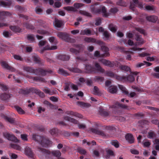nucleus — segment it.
I'll return each mask as SVG.
<instances>
[{"label": "nucleus", "instance_id": "obj_1", "mask_svg": "<svg viewBox=\"0 0 159 159\" xmlns=\"http://www.w3.org/2000/svg\"><path fill=\"white\" fill-rule=\"evenodd\" d=\"M32 139L37 141L42 146L47 147L50 144V142L46 137L42 136L36 134L32 135Z\"/></svg>", "mask_w": 159, "mask_h": 159}, {"label": "nucleus", "instance_id": "obj_2", "mask_svg": "<svg viewBox=\"0 0 159 159\" xmlns=\"http://www.w3.org/2000/svg\"><path fill=\"white\" fill-rule=\"evenodd\" d=\"M23 70L27 72L36 74H41L42 75H45L48 73H52V71L50 70H45L41 68L34 69L32 67L24 66L23 68Z\"/></svg>", "mask_w": 159, "mask_h": 159}, {"label": "nucleus", "instance_id": "obj_3", "mask_svg": "<svg viewBox=\"0 0 159 159\" xmlns=\"http://www.w3.org/2000/svg\"><path fill=\"white\" fill-rule=\"evenodd\" d=\"M99 61L101 62L102 63L106 66L112 67L114 66H118V63L117 62H111L110 61L106 60L104 59H99Z\"/></svg>", "mask_w": 159, "mask_h": 159}, {"label": "nucleus", "instance_id": "obj_4", "mask_svg": "<svg viewBox=\"0 0 159 159\" xmlns=\"http://www.w3.org/2000/svg\"><path fill=\"white\" fill-rule=\"evenodd\" d=\"M38 150L39 152V157L40 158H43V156H44L46 158H47L48 155L50 154V152L46 149L39 148Z\"/></svg>", "mask_w": 159, "mask_h": 159}, {"label": "nucleus", "instance_id": "obj_5", "mask_svg": "<svg viewBox=\"0 0 159 159\" xmlns=\"http://www.w3.org/2000/svg\"><path fill=\"white\" fill-rule=\"evenodd\" d=\"M99 3L97 2L90 7L91 11L94 13H97L101 11V6H98Z\"/></svg>", "mask_w": 159, "mask_h": 159}, {"label": "nucleus", "instance_id": "obj_6", "mask_svg": "<svg viewBox=\"0 0 159 159\" xmlns=\"http://www.w3.org/2000/svg\"><path fill=\"white\" fill-rule=\"evenodd\" d=\"M3 135L4 137L8 140L16 142H18V140L12 134H10L7 132H5L3 133Z\"/></svg>", "mask_w": 159, "mask_h": 159}, {"label": "nucleus", "instance_id": "obj_7", "mask_svg": "<svg viewBox=\"0 0 159 159\" xmlns=\"http://www.w3.org/2000/svg\"><path fill=\"white\" fill-rule=\"evenodd\" d=\"M93 72H98L100 73H103L104 72V70L102 68L100 64L98 62H95L94 63V67H93Z\"/></svg>", "mask_w": 159, "mask_h": 159}, {"label": "nucleus", "instance_id": "obj_8", "mask_svg": "<svg viewBox=\"0 0 159 159\" xmlns=\"http://www.w3.org/2000/svg\"><path fill=\"white\" fill-rule=\"evenodd\" d=\"M57 36L60 39L64 40L66 42L70 41V38L69 36L66 33L59 32L57 34Z\"/></svg>", "mask_w": 159, "mask_h": 159}, {"label": "nucleus", "instance_id": "obj_9", "mask_svg": "<svg viewBox=\"0 0 159 159\" xmlns=\"http://www.w3.org/2000/svg\"><path fill=\"white\" fill-rule=\"evenodd\" d=\"M119 87L123 93L126 95H127L129 97L132 98L135 96L136 95V93L134 92H131L129 94L126 88L122 85H119Z\"/></svg>", "mask_w": 159, "mask_h": 159}, {"label": "nucleus", "instance_id": "obj_10", "mask_svg": "<svg viewBox=\"0 0 159 159\" xmlns=\"http://www.w3.org/2000/svg\"><path fill=\"white\" fill-rule=\"evenodd\" d=\"M2 66L4 68L9 70L11 72L16 71V72H17V71L13 67H11L8 65L7 63L4 61H2L1 63Z\"/></svg>", "mask_w": 159, "mask_h": 159}, {"label": "nucleus", "instance_id": "obj_11", "mask_svg": "<svg viewBox=\"0 0 159 159\" xmlns=\"http://www.w3.org/2000/svg\"><path fill=\"white\" fill-rule=\"evenodd\" d=\"M24 153L27 156L30 157H32L34 155L31 148L28 147H26L25 148Z\"/></svg>", "mask_w": 159, "mask_h": 159}, {"label": "nucleus", "instance_id": "obj_12", "mask_svg": "<svg viewBox=\"0 0 159 159\" xmlns=\"http://www.w3.org/2000/svg\"><path fill=\"white\" fill-rule=\"evenodd\" d=\"M120 79L125 81L132 82L134 80L135 78L133 75H129L127 76H122L121 77Z\"/></svg>", "mask_w": 159, "mask_h": 159}, {"label": "nucleus", "instance_id": "obj_13", "mask_svg": "<svg viewBox=\"0 0 159 159\" xmlns=\"http://www.w3.org/2000/svg\"><path fill=\"white\" fill-rule=\"evenodd\" d=\"M101 49L104 52L103 54L101 55V57H106L109 56V54L108 52V51H109L108 48L106 47L104 44L101 46Z\"/></svg>", "mask_w": 159, "mask_h": 159}, {"label": "nucleus", "instance_id": "obj_14", "mask_svg": "<svg viewBox=\"0 0 159 159\" xmlns=\"http://www.w3.org/2000/svg\"><path fill=\"white\" fill-rule=\"evenodd\" d=\"M136 40L138 42L135 43V45H140L143 44L144 43V41L141 38L140 35H138L137 34H136Z\"/></svg>", "mask_w": 159, "mask_h": 159}, {"label": "nucleus", "instance_id": "obj_15", "mask_svg": "<svg viewBox=\"0 0 159 159\" xmlns=\"http://www.w3.org/2000/svg\"><path fill=\"white\" fill-rule=\"evenodd\" d=\"M105 75L111 77L116 78L118 79H120L119 77L113 73L111 71H107L105 73Z\"/></svg>", "mask_w": 159, "mask_h": 159}, {"label": "nucleus", "instance_id": "obj_16", "mask_svg": "<svg viewBox=\"0 0 159 159\" xmlns=\"http://www.w3.org/2000/svg\"><path fill=\"white\" fill-rule=\"evenodd\" d=\"M32 57L33 58L34 61L36 63H39L40 64H42L44 63V61L40 59L39 57L36 55H34Z\"/></svg>", "mask_w": 159, "mask_h": 159}, {"label": "nucleus", "instance_id": "obj_17", "mask_svg": "<svg viewBox=\"0 0 159 159\" xmlns=\"http://www.w3.org/2000/svg\"><path fill=\"white\" fill-rule=\"evenodd\" d=\"M90 130L93 133L103 137H106V135L104 134L103 132L102 131H100L96 129L93 128H91L90 129Z\"/></svg>", "mask_w": 159, "mask_h": 159}, {"label": "nucleus", "instance_id": "obj_18", "mask_svg": "<svg viewBox=\"0 0 159 159\" xmlns=\"http://www.w3.org/2000/svg\"><path fill=\"white\" fill-rule=\"evenodd\" d=\"M99 112L102 116H103L107 117L110 116L109 113L102 108H99Z\"/></svg>", "mask_w": 159, "mask_h": 159}, {"label": "nucleus", "instance_id": "obj_19", "mask_svg": "<svg viewBox=\"0 0 159 159\" xmlns=\"http://www.w3.org/2000/svg\"><path fill=\"white\" fill-rule=\"evenodd\" d=\"M67 115H70L74 116H75L80 118H82L83 116L80 114L76 112H74L73 111H67L66 112Z\"/></svg>", "mask_w": 159, "mask_h": 159}, {"label": "nucleus", "instance_id": "obj_20", "mask_svg": "<svg viewBox=\"0 0 159 159\" xmlns=\"http://www.w3.org/2000/svg\"><path fill=\"white\" fill-rule=\"evenodd\" d=\"M125 138L130 143H132L134 142V139L132 135L130 134H127Z\"/></svg>", "mask_w": 159, "mask_h": 159}, {"label": "nucleus", "instance_id": "obj_21", "mask_svg": "<svg viewBox=\"0 0 159 159\" xmlns=\"http://www.w3.org/2000/svg\"><path fill=\"white\" fill-rule=\"evenodd\" d=\"M76 104L78 106L83 108L89 107L90 106V105L89 103L80 101L77 102Z\"/></svg>", "mask_w": 159, "mask_h": 159}, {"label": "nucleus", "instance_id": "obj_22", "mask_svg": "<svg viewBox=\"0 0 159 159\" xmlns=\"http://www.w3.org/2000/svg\"><path fill=\"white\" fill-rule=\"evenodd\" d=\"M64 119L66 120L71 122L74 124H78V121L77 120L69 116H65L64 117Z\"/></svg>", "mask_w": 159, "mask_h": 159}, {"label": "nucleus", "instance_id": "obj_23", "mask_svg": "<svg viewBox=\"0 0 159 159\" xmlns=\"http://www.w3.org/2000/svg\"><path fill=\"white\" fill-rule=\"evenodd\" d=\"M91 30L88 29H86L84 30H81L80 32V34L83 35H91Z\"/></svg>", "mask_w": 159, "mask_h": 159}, {"label": "nucleus", "instance_id": "obj_24", "mask_svg": "<svg viewBox=\"0 0 159 159\" xmlns=\"http://www.w3.org/2000/svg\"><path fill=\"white\" fill-rule=\"evenodd\" d=\"M108 90L110 93H115L117 91V88L115 86H111L109 87Z\"/></svg>", "mask_w": 159, "mask_h": 159}, {"label": "nucleus", "instance_id": "obj_25", "mask_svg": "<svg viewBox=\"0 0 159 159\" xmlns=\"http://www.w3.org/2000/svg\"><path fill=\"white\" fill-rule=\"evenodd\" d=\"M147 20L149 21L155 22L157 20L158 18L157 16H151L146 17Z\"/></svg>", "mask_w": 159, "mask_h": 159}, {"label": "nucleus", "instance_id": "obj_26", "mask_svg": "<svg viewBox=\"0 0 159 159\" xmlns=\"http://www.w3.org/2000/svg\"><path fill=\"white\" fill-rule=\"evenodd\" d=\"M53 24L55 27L60 28L62 25V23L61 20H60L57 19H55V21Z\"/></svg>", "mask_w": 159, "mask_h": 159}, {"label": "nucleus", "instance_id": "obj_27", "mask_svg": "<svg viewBox=\"0 0 159 159\" xmlns=\"http://www.w3.org/2000/svg\"><path fill=\"white\" fill-rule=\"evenodd\" d=\"M12 14L10 12L2 11L0 12V17L5 16H10Z\"/></svg>", "mask_w": 159, "mask_h": 159}, {"label": "nucleus", "instance_id": "obj_28", "mask_svg": "<svg viewBox=\"0 0 159 159\" xmlns=\"http://www.w3.org/2000/svg\"><path fill=\"white\" fill-rule=\"evenodd\" d=\"M0 97L2 100H5L9 98L11 96L9 94L4 93L1 94Z\"/></svg>", "mask_w": 159, "mask_h": 159}, {"label": "nucleus", "instance_id": "obj_29", "mask_svg": "<svg viewBox=\"0 0 159 159\" xmlns=\"http://www.w3.org/2000/svg\"><path fill=\"white\" fill-rule=\"evenodd\" d=\"M133 2L134 3L131 2L130 5V8L133 11L135 10V6H136V5L137 4H138L139 2H138V0H133Z\"/></svg>", "mask_w": 159, "mask_h": 159}, {"label": "nucleus", "instance_id": "obj_30", "mask_svg": "<svg viewBox=\"0 0 159 159\" xmlns=\"http://www.w3.org/2000/svg\"><path fill=\"white\" fill-rule=\"evenodd\" d=\"M10 28L11 30L15 32H19L21 30L19 27L15 26H10Z\"/></svg>", "mask_w": 159, "mask_h": 159}, {"label": "nucleus", "instance_id": "obj_31", "mask_svg": "<svg viewBox=\"0 0 159 159\" xmlns=\"http://www.w3.org/2000/svg\"><path fill=\"white\" fill-rule=\"evenodd\" d=\"M146 65L148 66H149L152 65V63L150 62H146L145 61H143V63H138L136 65V67H140L142 66Z\"/></svg>", "mask_w": 159, "mask_h": 159}, {"label": "nucleus", "instance_id": "obj_32", "mask_svg": "<svg viewBox=\"0 0 159 159\" xmlns=\"http://www.w3.org/2000/svg\"><path fill=\"white\" fill-rule=\"evenodd\" d=\"M114 156V153L110 149H109L107 151V155L106 158L107 159H109L111 156Z\"/></svg>", "mask_w": 159, "mask_h": 159}, {"label": "nucleus", "instance_id": "obj_33", "mask_svg": "<svg viewBox=\"0 0 159 159\" xmlns=\"http://www.w3.org/2000/svg\"><path fill=\"white\" fill-rule=\"evenodd\" d=\"M84 40L88 43H93L96 42V39L91 37H86L84 39Z\"/></svg>", "mask_w": 159, "mask_h": 159}, {"label": "nucleus", "instance_id": "obj_34", "mask_svg": "<svg viewBox=\"0 0 159 159\" xmlns=\"http://www.w3.org/2000/svg\"><path fill=\"white\" fill-rule=\"evenodd\" d=\"M93 93L95 95H101L102 94V93L100 91L98 87L97 86L94 87Z\"/></svg>", "mask_w": 159, "mask_h": 159}, {"label": "nucleus", "instance_id": "obj_35", "mask_svg": "<svg viewBox=\"0 0 159 159\" xmlns=\"http://www.w3.org/2000/svg\"><path fill=\"white\" fill-rule=\"evenodd\" d=\"M154 144L155 145V149L159 151V139H156L153 141Z\"/></svg>", "mask_w": 159, "mask_h": 159}, {"label": "nucleus", "instance_id": "obj_36", "mask_svg": "<svg viewBox=\"0 0 159 159\" xmlns=\"http://www.w3.org/2000/svg\"><path fill=\"white\" fill-rule=\"evenodd\" d=\"M58 72L59 74L65 76H67L69 75V73L63 69H59L58 71Z\"/></svg>", "mask_w": 159, "mask_h": 159}, {"label": "nucleus", "instance_id": "obj_37", "mask_svg": "<svg viewBox=\"0 0 159 159\" xmlns=\"http://www.w3.org/2000/svg\"><path fill=\"white\" fill-rule=\"evenodd\" d=\"M45 93L49 94L50 95H52L53 93L50 89L47 87H44L42 89Z\"/></svg>", "mask_w": 159, "mask_h": 159}, {"label": "nucleus", "instance_id": "obj_38", "mask_svg": "<svg viewBox=\"0 0 159 159\" xmlns=\"http://www.w3.org/2000/svg\"><path fill=\"white\" fill-rule=\"evenodd\" d=\"M59 58L63 61H67L69 59V56L65 55H60L59 56Z\"/></svg>", "mask_w": 159, "mask_h": 159}, {"label": "nucleus", "instance_id": "obj_39", "mask_svg": "<svg viewBox=\"0 0 159 159\" xmlns=\"http://www.w3.org/2000/svg\"><path fill=\"white\" fill-rule=\"evenodd\" d=\"M11 147L16 150H19L20 151H21V148L17 144H11Z\"/></svg>", "mask_w": 159, "mask_h": 159}, {"label": "nucleus", "instance_id": "obj_40", "mask_svg": "<svg viewBox=\"0 0 159 159\" xmlns=\"http://www.w3.org/2000/svg\"><path fill=\"white\" fill-rule=\"evenodd\" d=\"M35 93L39 95L41 97H43L44 96V93L41 91L39 90L35 89L34 91Z\"/></svg>", "mask_w": 159, "mask_h": 159}, {"label": "nucleus", "instance_id": "obj_41", "mask_svg": "<svg viewBox=\"0 0 159 159\" xmlns=\"http://www.w3.org/2000/svg\"><path fill=\"white\" fill-rule=\"evenodd\" d=\"M57 48L56 46H50L49 45H47L44 47V49L45 50H53L56 49Z\"/></svg>", "mask_w": 159, "mask_h": 159}, {"label": "nucleus", "instance_id": "obj_42", "mask_svg": "<svg viewBox=\"0 0 159 159\" xmlns=\"http://www.w3.org/2000/svg\"><path fill=\"white\" fill-rule=\"evenodd\" d=\"M109 28L110 30L113 32H116L117 29V27L112 24H110L109 25Z\"/></svg>", "mask_w": 159, "mask_h": 159}, {"label": "nucleus", "instance_id": "obj_43", "mask_svg": "<svg viewBox=\"0 0 159 159\" xmlns=\"http://www.w3.org/2000/svg\"><path fill=\"white\" fill-rule=\"evenodd\" d=\"M119 68L121 70H124L126 71H130V68L127 66L121 65L120 66Z\"/></svg>", "mask_w": 159, "mask_h": 159}, {"label": "nucleus", "instance_id": "obj_44", "mask_svg": "<svg viewBox=\"0 0 159 159\" xmlns=\"http://www.w3.org/2000/svg\"><path fill=\"white\" fill-rule=\"evenodd\" d=\"M52 153L54 156L59 157L61 155V153L58 150H55L52 152Z\"/></svg>", "mask_w": 159, "mask_h": 159}, {"label": "nucleus", "instance_id": "obj_45", "mask_svg": "<svg viewBox=\"0 0 159 159\" xmlns=\"http://www.w3.org/2000/svg\"><path fill=\"white\" fill-rule=\"evenodd\" d=\"M79 13L81 14L87 16L91 17V16L90 13L84 11L80 10L79 11Z\"/></svg>", "mask_w": 159, "mask_h": 159}, {"label": "nucleus", "instance_id": "obj_46", "mask_svg": "<svg viewBox=\"0 0 159 159\" xmlns=\"http://www.w3.org/2000/svg\"><path fill=\"white\" fill-rule=\"evenodd\" d=\"M33 79L34 80L39 82H46L44 79L40 77H33Z\"/></svg>", "mask_w": 159, "mask_h": 159}, {"label": "nucleus", "instance_id": "obj_47", "mask_svg": "<svg viewBox=\"0 0 159 159\" xmlns=\"http://www.w3.org/2000/svg\"><path fill=\"white\" fill-rule=\"evenodd\" d=\"M49 40L50 43H53L55 44H56L58 43V41L56 38L53 37L49 38Z\"/></svg>", "mask_w": 159, "mask_h": 159}, {"label": "nucleus", "instance_id": "obj_48", "mask_svg": "<svg viewBox=\"0 0 159 159\" xmlns=\"http://www.w3.org/2000/svg\"><path fill=\"white\" fill-rule=\"evenodd\" d=\"M135 30L136 31H138L140 34H143L144 35L146 34L145 31L142 28L140 27H136Z\"/></svg>", "mask_w": 159, "mask_h": 159}, {"label": "nucleus", "instance_id": "obj_49", "mask_svg": "<svg viewBox=\"0 0 159 159\" xmlns=\"http://www.w3.org/2000/svg\"><path fill=\"white\" fill-rule=\"evenodd\" d=\"M69 70L72 72L75 73H81V71L79 69L77 68H70L69 69Z\"/></svg>", "mask_w": 159, "mask_h": 159}, {"label": "nucleus", "instance_id": "obj_50", "mask_svg": "<svg viewBox=\"0 0 159 159\" xmlns=\"http://www.w3.org/2000/svg\"><path fill=\"white\" fill-rule=\"evenodd\" d=\"M27 38V39L30 42H33L35 39L34 36L33 34H29L28 35Z\"/></svg>", "mask_w": 159, "mask_h": 159}, {"label": "nucleus", "instance_id": "obj_51", "mask_svg": "<svg viewBox=\"0 0 159 159\" xmlns=\"http://www.w3.org/2000/svg\"><path fill=\"white\" fill-rule=\"evenodd\" d=\"M64 8L68 11H72L75 12L76 11V10L74 7H72L68 6L67 7H64Z\"/></svg>", "mask_w": 159, "mask_h": 159}, {"label": "nucleus", "instance_id": "obj_52", "mask_svg": "<svg viewBox=\"0 0 159 159\" xmlns=\"http://www.w3.org/2000/svg\"><path fill=\"white\" fill-rule=\"evenodd\" d=\"M85 69L87 70L88 72H93L94 70L93 67L89 65H87L85 66Z\"/></svg>", "mask_w": 159, "mask_h": 159}, {"label": "nucleus", "instance_id": "obj_53", "mask_svg": "<svg viewBox=\"0 0 159 159\" xmlns=\"http://www.w3.org/2000/svg\"><path fill=\"white\" fill-rule=\"evenodd\" d=\"M4 119L7 121H8L11 123H13L15 122V120L12 118L7 117V116H5L4 117Z\"/></svg>", "mask_w": 159, "mask_h": 159}, {"label": "nucleus", "instance_id": "obj_54", "mask_svg": "<svg viewBox=\"0 0 159 159\" xmlns=\"http://www.w3.org/2000/svg\"><path fill=\"white\" fill-rule=\"evenodd\" d=\"M24 26L27 29L33 30L34 29V27L32 25H30L28 23H26L24 25Z\"/></svg>", "mask_w": 159, "mask_h": 159}, {"label": "nucleus", "instance_id": "obj_55", "mask_svg": "<svg viewBox=\"0 0 159 159\" xmlns=\"http://www.w3.org/2000/svg\"><path fill=\"white\" fill-rule=\"evenodd\" d=\"M103 35L104 36V39L105 40L109 39L110 37V34L107 31H104L103 32Z\"/></svg>", "mask_w": 159, "mask_h": 159}, {"label": "nucleus", "instance_id": "obj_56", "mask_svg": "<svg viewBox=\"0 0 159 159\" xmlns=\"http://www.w3.org/2000/svg\"><path fill=\"white\" fill-rule=\"evenodd\" d=\"M15 108L17 112L20 114L24 113V111L20 107L18 106L15 107Z\"/></svg>", "mask_w": 159, "mask_h": 159}, {"label": "nucleus", "instance_id": "obj_57", "mask_svg": "<svg viewBox=\"0 0 159 159\" xmlns=\"http://www.w3.org/2000/svg\"><path fill=\"white\" fill-rule=\"evenodd\" d=\"M15 8L20 12H23L25 11V8L19 5L16 6Z\"/></svg>", "mask_w": 159, "mask_h": 159}, {"label": "nucleus", "instance_id": "obj_58", "mask_svg": "<svg viewBox=\"0 0 159 159\" xmlns=\"http://www.w3.org/2000/svg\"><path fill=\"white\" fill-rule=\"evenodd\" d=\"M84 5L81 3H75L74 5V7L76 9H79L80 8L83 7Z\"/></svg>", "mask_w": 159, "mask_h": 159}, {"label": "nucleus", "instance_id": "obj_59", "mask_svg": "<svg viewBox=\"0 0 159 159\" xmlns=\"http://www.w3.org/2000/svg\"><path fill=\"white\" fill-rule=\"evenodd\" d=\"M76 60L77 62H81L85 61L87 60V59L82 57H79L76 58Z\"/></svg>", "mask_w": 159, "mask_h": 159}, {"label": "nucleus", "instance_id": "obj_60", "mask_svg": "<svg viewBox=\"0 0 159 159\" xmlns=\"http://www.w3.org/2000/svg\"><path fill=\"white\" fill-rule=\"evenodd\" d=\"M101 9H102V12L103 14L105 16H107L108 15L107 13V10L105 7L104 6L102 7L101 6Z\"/></svg>", "mask_w": 159, "mask_h": 159}, {"label": "nucleus", "instance_id": "obj_61", "mask_svg": "<svg viewBox=\"0 0 159 159\" xmlns=\"http://www.w3.org/2000/svg\"><path fill=\"white\" fill-rule=\"evenodd\" d=\"M112 145L114 146L115 147L117 148L119 147L118 142L116 140H114L111 142Z\"/></svg>", "mask_w": 159, "mask_h": 159}, {"label": "nucleus", "instance_id": "obj_62", "mask_svg": "<svg viewBox=\"0 0 159 159\" xmlns=\"http://www.w3.org/2000/svg\"><path fill=\"white\" fill-rule=\"evenodd\" d=\"M9 155L11 159H16L18 158L17 155L14 153H10Z\"/></svg>", "mask_w": 159, "mask_h": 159}, {"label": "nucleus", "instance_id": "obj_63", "mask_svg": "<svg viewBox=\"0 0 159 159\" xmlns=\"http://www.w3.org/2000/svg\"><path fill=\"white\" fill-rule=\"evenodd\" d=\"M94 79L95 81L101 82L104 80V78L100 76H97L95 77Z\"/></svg>", "mask_w": 159, "mask_h": 159}, {"label": "nucleus", "instance_id": "obj_64", "mask_svg": "<svg viewBox=\"0 0 159 159\" xmlns=\"http://www.w3.org/2000/svg\"><path fill=\"white\" fill-rule=\"evenodd\" d=\"M155 134L154 132H151L148 133V137L149 139H152L155 136Z\"/></svg>", "mask_w": 159, "mask_h": 159}]
</instances>
